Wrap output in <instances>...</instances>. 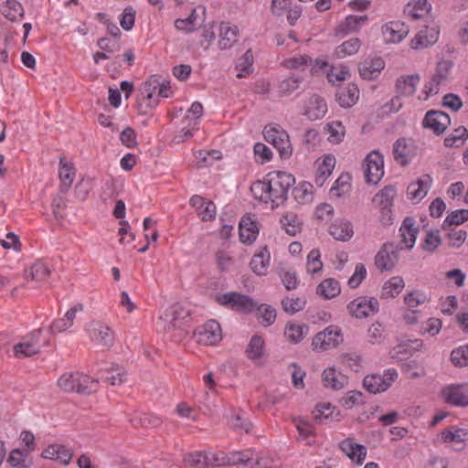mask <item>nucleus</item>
I'll use <instances>...</instances> for the list:
<instances>
[{"mask_svg":"<svg viewBox=\"0 0 468 468\" xmlns=\"http://www.w3.org/2000/svg\"><path fill=\"white\" fill-rule=\"evenodd\" d=\"M431 10V5L427 0H415L410 2L404 13L414 20L424 18Z\"/></svg>","mask_w":468,"mask_h":468,"instance_id":"nucleus-35","label":"nucleus"},{"mask_svg":"<svg viewBox=\"0 0 468 468\" xmlns=\"http://www.w3.org/2000/svg\"><path fill=\"white\" fill-rule=\"evenodd\" d=\"M441 437L444 442H463L468 440V431L463 429L447 430L441 431Z\"/></svg>","mask_w":468,"mask_h":468,"instance_id":"nucleus-60","label":"nucleus"},{"mask_svg":"<svg viewBox=\"0 0 468 468\" xmlns=\"http://www.w3.org/2000/svg\"><path fill=\"white\" fill-rule=\"evenodd\" d=\"M253 56L251 50L249 49L239 58L236 68L238 69L237 78L242 79L250 75L252 71Z\"/></svg>","mask_w":468,"mask_h":468,"instance_id":"nucleus-52","label":"nucleus"},{"mask_svg":"<svg viewBox=\"0 0 468 468\" xmlns=\"http://www.w3.org/2000/svg\"><path fill=\"white\" fill-rule=\"evenodd\" d=\"M121 36L120 32L112 31L109 37H101L98 40L97 44L99 48L108 53H114L120 48L118 39Z\"/></svg>","mask_w":468,"mask_h":468,"instance_id":"nucleus-51","label":"nucleus"},{"mask_svg":"<svg viewBox=\"0 0 468 468\" xmlns=\"http://www.w3.org/2000/svg\"><path fill=\"white\" fill-rule=\"evenodd\" d=\"M340 291L339 282L332 278L324 280L316 289L317 294L325 299H331L337 296L340 293Z\"/></svg>","mask_w":468,"mask_h":468,"instance_id":"nucleus-45","label":"nucleus"},{"mask_svg":"<svg viewBox=\"0 0 468 468\" xmlns=\"http://www.w3.org/2000/svg\"><path fill=\"white\" fill-rule=\"evenodd\" d=\"M323 262L321 261V253L318 250H312L307 255L306 269L310 274L320 273L323 271Z\"/></svg>","mask_w":468,"mask_h":468,"instance_id":"nucleus-57","label":"nucleus"},{"mask_svg":"<svg viewBox=\"0 0 468 468\" xmlns=\"http://www.w3.org/2000/svg\"><path fill=\"white\" fill-rule=\"evenodd\" d=\"M453 68V62L449 59H441L437 63L435 72L423 88L425 100L429 97L438 94L440 87L445 85L451 77V71Z\"/></svg>","mask_w":468,"mask_h":468,"instance_id":"nucleus-4","label":"nucleus"},{"mask_svg":"<svg viewBox=\"0 0 468 468\" xmlns=\"http://www.w3.org/2000/svg\"><path fill=\"white\" fill-rule=\"evenodd\" d=\"M340 448L342 452L352 460V462H355L357 464H361L367 456L366 447L362 444L354 442L350 439H346L341 441Z\"/></svg>","mask_w":468,"mask_h":468,"instance_id":"nucleus-29","label":"nucleus"},{"mask_svg":"<svg viewBox=\"0 0 468 468\" xmlns=\"http://www.w3.org/2000/svg\"><path fill=\"white\" fill-rule=\"evenodd\" d=\"M50 271L44 262H36L30 268L25 271V279L29 281H36L41 282L46 281L49 275Z\"/></svg>","mask_w":468,"mask_h":468,"instance_id":"nucleus-41","label":"nucleus"},{"mask_svg":"<svg viewBox=\"0 0 468 468\" xmlns=\"http://www.w3.org/2000/svg\"><path fill=\"white\" fill-rule=\"evenodd\" d=\"M397 196V189L393 186H387L381 189L375 197V204L383 211L389 212V208Z\"/></svg>","mask_w":468,"mask_h":468,"instance_id":"nucleus-38","label":"nucleus"},{"mask_svg":"<svg viewBox=\"0 0 468 468\" xmlns=\"http://www.w3.org/2000/svg\"><path fill=\"white\" fill-rule=\"evenodd\" d=\"M306 304V301L302 297H284L282 300V306L285 313L293 314L302 311Z\"/></svg>","mask_w":468,"mask_h":468,"instance_id":"nucleus-55","label":"nucleus"},{"mask_svg":"<svg viewBox=\"0 0 468 468\" xmlns=\"http://www.w3.org/2000/svg\"><path fill=\"white\" fill-rule=\"evenodd\" d=\"M329 233L337 240L347 241L354 235L353 225L346 219H337L331 224Z\"/></svg>","mask_w":468,"mask_h":468,"instance_id":"nucleus-30","label":"nucleus"},{"mask_svg":"<svg viewBox=\"0 0 468 468\" xmlns=\"http://www.w3.org/2000/svg\"><path fill=\"white\" fill-rule=\"evenodd\" d=\"M467 138V129L463 126H460L454 129L453 132L444 139V145L446 147H458L462 145Z\"/></svg>","mask_w":468,"mask_h":468,"instance_id":"nucleus-53","label":"nucleus"},{"mask_svg":"<svg viewBox=\"0 0 468 468\" xmlns=\"http://www.w3.org/2000/svg\"><path fill=\"white\" fill-rule=\"evenodd\" d=\"M405 286L404 281L399 276H394L387 281L382 287V297L394 298L398 296Z\"/></svg>","mask_w":468,"mask_h":468,"instance_id":"nucleus-44","label":"nucleus"},{"mask_svg":"<svg viewBox=\"0 0 468 468\" xmlns=\"http://www.w3.org/2000/svg\"><path fill=\"white\" fill-rule=\"evenodd\" d=\"M350 78V72L346 66H332L327 71L328 81L332 84H339Z\"/></svg>","mask_w":468,"mask_h":468,"instance_id":"nucleus-54","label":"nucleus"},{"mask_svg":"<svg viewBox=\"0 0 468 468\" xmlns=\"http://www.w3.org/2000/svg\"><path fill=\"white\" fill-rule=\"evenodd\" d=\"M312 58L307 55H299L285 58L282 65L288 69L304 70L312 64Z\"/></svg>","mask_w":468,"mask_h":468,"instance_id":"nucleus-48","label":"nucleus"},{"mask_svg":"<svg viewBox=\"0 0 468 468\" xmlns=\"http://www.w3.org/2000/svg\"><path fill=\"white\" fill-rule=\"evenodd\" d=\"M385 68V62L381 58L366 59L359 65V74L365 80H374L378 77Z\"/></svg>","mask_w":468,"mask_h":468,"instance_id":"nucleus-26","label":"nucleus"},{"mask_svg":"<svg viewBox=\"0 0 468 468\" xmlns=\"http://www.w3.org/2000/svg\"><path fill=\"white\" fill-rule=\"evenodd\" d=\"M303 78L296 74H289L285 79L280 81L278 85V91L283 95H291L293 91L299 89Z\"/></svg>","mask_w":468,"mask_h":468,"instance_id":"nucleus-42","label":"nucleus"},{"mask_svg":"<svg viewBox=\"0 0 468 468\" xmlns=\"http://www.w3.org/2000/svg\"><path fill=\"white\" fill-rule=\"evenodd\" d=\"M400 249L394 243H385L375 256V265L381 271H392L399 261Z\"/></svg>","mask_w":468,"mask_h":468,"instance_id":"nucleus-13","label":"nucleus"},{"mask_svg":"<svg viewBox=\"0 0 468 468\" xmlns=\"http://www.w3.org/2000/svg\"><path fill=\"white\" fill-rule=\"evenodd\" d=\"M189 204L197 210L201 220L210 221L215 219L217 207L212 201L207 200L198 195H195L190 198Z\"/></svg>","mask_w":468,"mask_h":468,"instance_id":"nucleus-21","label":"nucleus"},{"mask_svg":"<svg viewBox=\"0 0 468 468\" xmlns=\"http://www.w3.org/2000/svg\"><path fill=\"white\" fill-rule=\"evenodd\" d=\"M347 310L352 316L363 319L376 314L379 310V303L375 297L360 296L348 303Z\"/></svg>","mask_w":468,"mask_h":468,"instance_id":"nucleus-11","label":"nucleus"},{"mask_svg":"<svg viewBox=\"0 0 468 468\" xmlns=\"http://www.w3.org/2000/svg\"><path fill=\"white\" fill-rule=\"evenodd\" d=\"M190 316V310L181 304L176 303L168 307L160 316L158 326L164 331L180 328Z\"/></svg>","mask_w":468,"mask_h":468,"instance_id":"nucleus-6","label":"nucleus"},{"mask_svg":"<svg viewBox=\"0 0 468 468\" xmlns=\"http://www.w3.org/2000/svg\"><path fill=\"white\" fill-rule=\"evenodd\" d=\"M423 345L422 340L415 339L409 341L408 343H402L396 346L391 351L390 356L392 358L398 360H403L406 358L407 354H410L412 351L419 350Z\"/></svg>","mask_w":468,"mask_h":468,"instance_id":"nucleus-40","label":"nucleus"},{"mask_svg":"<svg viewBox=\"0 0 468 468\" xmlns=\"http://www.w3.org/2000/svg\"><path fill=\"white\" fill-rule=\"evenodd\" d=\"M425 128L431 130L437 135L444 133L451 124L450 116L441 111H429L422 121Z\"/></svg>","mask_w":468,"mask_h":468,"instance_id":"nucleus-19","label":"nucleus"},{"mask_svg":"<svg viewBox=\"0 0 468 468\" xmlns=\"http://www.w3.org/2000/svg\"><path fill=\"white\" fill-rule=\"evenodd\" d=\"M195 337L198 344L216 345L222 338L220 324L215 320H209L197 329Z\"/></svg>","mask_w":468,"mask_h":468,"instance_id":"nucleus-14","label":"nucleus"},{"mask_svg":"<svg viewBox=\"0 0 468 468\" xmlns=\"http://www.w3.org/2000/svg\"><path fill=\"white\" fill-rule=\"evenodd\" d=\"M359 98V90L354 83L340 89L336 93L338 103L344 108H350L355 105Z\"/></svg>","mask_w":468,"mask_h":468,"instance_id":"nucleus-32","label":"nucleus"},{"mask_svg":"<svg viewBox=\"0 0 468 468\" xmlns=\"http://www.w3.org/2000/svg\"><path fill=\"white\" fill-rule=\"evenodd\" d=\"M441 243L440 231L438 229L430 230L426 233L422 249L428 252H433Z\"/></svg>","mask_w":468,"mask_h":468,"instance_id":"nucleus-63","label":"nucleus"},{"mask_svg":"<svg viewBox=\"0 0 468 468\" xmlns=\"http://www.w3.org/2000/svg\"><path fill=\"white\" fill-rule=\"evenodd\" d=\"M418 233L419 228L416 226V220L410 217L406 218L399 228L401 244H403L399 249L411 250L415 245Z\"/></svg>","mask_w":468,"mask_h":468,"instance_id":"nucleus-20","label":"nucleus"},{"mask_svg":"<svg viewBox=\"0 0 468 468\" xmlns=\"http://www.w3.org/2000/svg\"><path fill=\"white\" fill-rule=\"evenodd\" d=\"M326 133L328 141L332 144H339L343 141L346 133L345 126L338 121H334L326 124Z\"/></svg>","mask_w":468,"mask_h":468,"instance_id":"nucleus-49","label":"nucleus"},{"mask_svg":"<svg viewBox=\"0 0 468 468\" xmlns=\"http://www.w3.org/2000/svg\"><path fill=\"white\" fill-rule=\"evenodd\" d=\"M259 229L250 218H243L239 222V239L242 243L251 244L257 238Z\"/></svg>","mask_w":468,"mask_h":468,"instance_id":"nucleus-36","label":"nucleus"},{"mask_svg":"<svg viewBox=\"0 0 468 468\" xmlns=\"http://www.w3.org/2000/svg\"><path fill=\"white\" fill-rule=\"evenodd\" d=\"M294 182V177L289 173L271 172L263 180L253 183L250 191L256 199L264 203L271 202L274 207L287 199L288 192Z\"/></svg>","mask_w":468,"mask_h":468,"instance_id":"nucleus-1","label":"nucleus"},{"mask_svg":"<svg viewBox=\"0 0 468 468\" xmlns=\"http://www.w3.org/2000/svg\"><path fill=\"white\" fill-rule=\"evenodd\" d=\"M42 456L67 465L70 463L72 452L69 449L61 444H51L42 452Z\"/></svg>","mask_w":468,"mask_h":468,"instance_id":"nucleus-28","label":"nucleus"},{"mask_svg":"<svg viewBox=\"0 0 468 468\" xmlns=\"http://www.w3.org/2000/svg\"><path fill=\"white\" fill-rule=\"evenodd\" d=\"M41 334L42 329L38 328L22 337V339L14 346L15 356L17 357H29L38 354L44 346H48L49 345V341H41Z\"/></svg>","mask_w":468,"mask_h":468,"instance_id":"nucleus-5","label":"nucleus"},{"mask_svg":"<svg viewBox=\"0 0 468 468\" xmlns=\"http://www.w3.org/2000/svg\"><path fill=\"white\" fill-rule=\"evenodd\" d=\"M216 300L220 305L240 313H250L257 307L252 298L236 292L218 294Z\"/></svg>","mask_w":468,"mask_h":468,"instance_id":"nucleus-9","label":"nucleus"},{"mask_svg":"<svg viewBox=\"0 0 468 468\" xmlns=\"http://www.w3.org/2000/svg\"><path fill=\"white\" fill-rule=\"evenodd\" d=\"M271 261V253L267 250V248H262L258 253H256L250 262V266L251 271L259 275L263 276L268 272V268L270 266Z\"/></svg>","mask_w":468,"mask_h":468,"instance_id":"nucleus-31","label":"nucleus"},{"mask_svg":"<svg viewBox=\"0 0 468 468\" xmlns=\"http://www.w3.org/2000/svg\"><path fill=\"white\" fill-rule=\"evenodd\" d=\"M282 229L290 235L294 236L301 230L298 218L293 213H287L281 218Z\"/></svg>","mask_w":468,"mask_h":468,"instance_id":"nucleus-58","label":"nucleus"},{"mask_svg":"<svg viewBox=\"0 0 468 468\" xmlns=\"http://www.w3.org/2000/svg\"><path fill=\"white\" fill-rule=\"evenodd\" d=\"M342 342L341 329L336 325H329L314 336L312 347L314 351L324 352L337 347Z\"/></svg>","mask_w":468,"mask_h":468,"instance_id":"nucleus-7","label":"nucleus"},{"mask_svg":"<svg viewBox=\"0 0 468 468\" xmlns=\"http://www.w3.org/2000/svg\"><path fill=\"white\" fill-rule=\"evenodd\" d=\"M75 167L72 163L67 161L63 156L59 158L58 176L60 180V191L67 193L75 178Z\"/></svg>","mask_w":468,"mask_h":468,"instance_id":"nucleus-27","label":"nucleus"},{"mask_svg":"<svg viewBox=\"0 0 468 468\" xmlns=\"http://www.w3.org/2000/svg\"><path fill=\"white\" fill-rule=\"evenodd\" d=\"M432 186V178L424 174L411 182L407 187V197L413 203L420 202L428 194Z\"/></svg>","mask_w":468,"mask_h":468,"instance_id":"nucleus-18","label":"nucleus"},{"mask_svg":"<svg viewBox=\"0 0 468 468\" xmlns=\"http://www.w3.org/2000/svg\"><path fill=\"white\" fill-rule=\"evenodd\" d=\"M365 179L367 184L377 185L384 176V158L377 150L370 152L363 162Z\"/></svg>","mask_w":468,"mask_h":468,"instance_id":"nucleus-10","label":"nucleus"},{"mask_svg":"<svg viewBox=\"0 0 468 468\" xmlns=\"http://www.w3.org/2000/svg\"><path fill=\"white\" fill-rule=\"evenodd\" d=\"M100 371L101 372V378L112 386H120L126 380L125 370L117 365L101 368Z\"/></svg>","mask_w":468,"mask_h":468,"instance_id":"nucleus-33","label":"nucleus"},{"mask_svg":"<svg viewBox=\"0 0 468 468\" xmlns=\"http://www.w3.org/2000/svg\"><path fill=\"white\" fill-rule=\"evenodd\" d=\"M259 317L261 319V323L264 326L272 324L276 320V310L271 305L261 304L257 305L256 309Z\"/></svg>","mask_w":468,"mask_h":468,"instance_id":"nucleus-61","label":"nucleus"},{"mask_svg":"<svg viewBox=\"0 0 468 468\" xmlns=\"http://www.w3.org/2000/svg\"><path fill=\"white\" fill-rule=\"evenodd\" d=\"M420 76L419 74L401 75L396 80L395 88L399 96H412L420 83Z\"/></svg>","mask_w":468,"mask_h":468,"instance_id":"nucleus-22","label":"nucleus"},{"mask_svg":"<svg viewBox=\"0 0 468 468\" xmlns=\"http://www.w3.org/2000/svg\"><path fill=\"white\" fill-rule=\"evenodd\" d=\"M265 344L264 340L260 335H253L246 349L248 358L256 362L261 359L264 355Z\"/></svg>","mask_w":468,"mask_h":468,"instance_id":"nucleus-43","label":"nucleus"},{"mask_svg":"<svg viewBox=\"0 0 468 468\" xmlns=\"http://www.w3.org/2000/svg\"><path fill=\"white\" fill-rule=\"evenodd\" d=\"M412 145L406 139L401 138L396 141L393 146L394 159L400 165H406L410 163L412 156Z\"/></svg>","mask_w":468,"mask_h":468,"instance_id":"nucleus-34","label":"nucleus"},{"mask_svg":"<svg viewBox=\"0 0 468 468\" xmlns=\"http://www.w3.org/2000/svg\"><path fill=\"white\" fill-rule=\"evenodd\" d=\"M265 140L277 149L281 158L287 159L292 154V146L285 130L276 126H266L264 129Z\"/></svg>","mask_w":468,"mask_h":468,"instance_id":"nucleus-8","label":"nucleus"},{"mask_svg":"<svg viewBox=\"0 0 468 468\" xmlns=\"http://www.w3.org/2000/svg\"><path fill=\"white\" fill-rule=\"evenodd\" d=\"M327 112V104L325 101L317 96L313 95L306 102L303 114L311 121L323 118Z\"/></svg>","mask_w":468,"mask_h":468,"instance_id":"nucleus-24","label":"nucleus"},{"mask_svg":"<svg viewBox=\"0 0 468 468\" xmlns=\"http://www.w3.org/2000/svg\"><path fill=\"white\" fill-rule=\"evenodd\" d=\"M322 382L326 388L339 390L347 385V378L335 367H327L323 371Z\"/></svg>","mask_w":468,"mask_h":468,"instance_id":"nucleus-25","label":"nucleus"},{"mask_svg":"<svg viewBox=\"0 0 468 468\" xmlns=\"http://www.w3.org/2000/svg\"><path fill=\"white\" fill-rule=\"evenodd\" d=\"M309 328L305 324L288 323L284 329V336L292 344L300 343L308 334Z\"/></svg>","mask_w":468,"mask_h":468,"instance_id":"nucleus-39","label":"nucleus"},{"mask_svg":"<svg viewBox=\"0 0 468 468\" xmlns=\"http://www.w3.org/2000/svg\"><path fill=\"white\" fill-rule=\"evenodd\" d=\"M384 326L379 322L373 323L367 329V340L371 345H380L384 339Z\"/></svg>","mask_w":468,"mask_h":468,"instance_id":"nucleus-56","label":"nucleus"},{"mask_svg":"<svg viewBox=\"0 0 468 468\" xmlns=\"http://www.w3.org/2000/svg\"><path fill=\"white\" fill-rule=\"evenodd\" d=\"M398 372L395 369H388L383 375L372 374L365 377L363 385L370 393L376 394L386 391L397 379Z\"/></svg>","mask_w":468,"mask_h":468,"instance_id":"nucleus-12","label":"nucleus"},{"mask_svg":"<svg viewBox=\"0 0 468 468\" xmlns=\"http://www.w3.org/2000/svg\"><path fill=\"white\" fill-rule=\"evenodd\" d=\"M58 385L64 391L88 395L98 389L99 380L81 373H66L58 378Z\"/></svg>","mask_w":468,"mask_h":468,"instance_id":"nucleus-3","label":"nucleus"},{"mask_svg":"<svg viewBox=\"0 0 468 468\" xmlns=\"http://www.w3.org/2000/svg\"><path fill=\"white\" fill-rule=\"evenodd\" d=\"M440 31H418L410 40V47L413 49H422L435 44L439 38Z\"/></svg>","mask_w":468,"mask_h":468,"instance_id":"nucleus-37","label":"nucleus"},{"mask_svg":"<svg viewBox=\"0 0 468 468\" xmlns=\"http://www.w3.org/2000/svg\"><path fill=\"white\" fill-rule=\"evenodd\" d=\"M451 361L456 367L468 366V344L453 349L451 353Z\"/></svg>","mask_w":468,"mask_h":468,"instance_id":"nucleus-64","label":"nucleus"},{"mask_svg":"<svg viewBox=\"0 0 468 468\" xmlns=\"http://www.w3.org/2000/svg\"><path fill=\"white\" fill-rule=\"evenodd\" d=\"M360 48V41L358 38H350L340 45L336 49V54L339 58L351 56L358 51Z\"/></svg>","mask_w":468,"mask_h":468,"instance_id":"nucleus-62","label":"nucleus"},{"mask_svg":"<svg viewBox=\"0 0 468 468\" xmlns=\"http://www.w3.org/2000/svg\"><path fill=\"white\" fill-rule=\"evenodd\" d=\"M429 301L425 292L420 291H414L407 293L404 296V303L409 311L420 312L418 307L425 304Z\"/></svg>","mask_w":468,"mask_h":468,"instance_id":"nucleus-47","label":"nucleus"},{"mask_svg":"<svg viewBox=\"0 0 468 468\" xmlns=\"http://www.w3.org/2000/svg\"><path fill=\"white\" fill-rule=\"evenodd\" d=\"M2 15L10 21H15L24 15V9L19 2L16 0H6L1 5Z\"/></svg>","mask_w":468,"mask_h":468,"instance_id":"nucleus-46","label":"nucleus"},{"mask_svg":"<svg viewBox=\"0 0 468 468\" xmlns=\"http://www.w3.org/2000/svg\"><path fill=\"white\" fill-rule=\"evenodd\" d=\"M446 403L464 407L468 406V384H452L445 387L441 391Z\"/></svg>","mask_w":468,"mask_h":468,"instance_id":"nucleus-17","label":"nucleus"},{"mask_svg":"<svg viewBox=\"0 0 468 468\" xmlns=\"http://www.w3.org/2000/svg\"><path fill=\"white\" fill-rule=\"evenodd\" d=\"M278 275L286 290L292 291L298 287L300 281L296 271L292 268H281Z\"/></svg>","mask_w":468,"mask_h":468,"instance_id":"nucleus-50","label":"nucleus"},{"mask_svg":"<svg viewBox=\"0 0 468 468\" xmlns=\"http://www.w3.org/2000/svg\"><path fill=\"white\" fill-rule=\"evenodd\" d=\"M218 466L221 465H252L253 459L250 451L245 452H231L228 454L224 452H218Z\"/></svg>","mask_w":468,"mask_h":468,"instance_id":"nucleus-23","label":"nucleus"},{"mask_svg":"<svg viewBox=\"0 0 468 468\" xmlns=\"http://www.w3.org/2000/svg\"><path fill=\"white\" fill-rule=\"evenodd\" d=\"M170 82L162 80L160 76L154 75L144 82L137 97V108L140 114H147L159 104V98L170 96Z\"/></svg>","mask_w":468,"mask_h":468,"instance_id":"nucleus-2","label":"nucleus"},{"mask_svg":"<svg viewBox=\"0 0 468 468\" xmlns=\"http://www.w3.org/2000/svg\"><path fill=\"white\" fill-rule=\"evenodd\" d=\"M468 220V209H459L449 214L443 221L442 228L450 229L452 226L461 225Z\"/></svg>","mask_w":468,"mask_h":468,"instance_id":"nucleus-59","label":"nucleus"},{"mask_svg":"<svg viewBox=\"0 0 468 468\" xmlns=\"http://www.w3.org/2000/svg\"><path fill=\"white\" fill-rule=\"evenodd\" d=\"M183 462L193 468H210L218 466V452H193L184 454Z\"/></svg>","mask_w":468,"mask_h":468,"instance_id":"nucleus-15","label":"nucleus"},{"mask_svg":"<svg viewBox=\"0 0 468 468\" xmlns=\"http://www.w3.org/2000/svg\"><path fill=\"white\" fill-rule=\"evenodd\" d=\"M87 330L90 339L98 345L106 347H110L113 345V333L107 324L100 321H91L88 324Z\"/></svg>","mask_w":468,"mask_h":468,"instance_id":"nucleus-16","label":"nucleus"}]
</instances>
